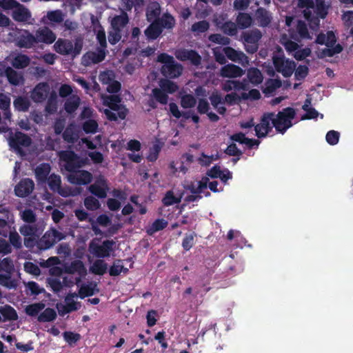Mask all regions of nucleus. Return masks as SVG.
I'll return each instance as SVG.
<instances>
[{
    "instance_id": "nucleus-1",
    "label": "nucleus",
    "mask_w": 353,
    "mask_h": 353,
    "mask_svg": "<svg viewBox=\"0 0 353 353\" xmlns=\"http://www.w3.org/2000/svg\"><path fill=\"white\" fill-rule=\"evenodd\" d=\"M296 116V111L293 108L288 107L274 113L273 126L277 132L285 134L288 129L293 125L292 120Z\"/></svg>"
},
{
    "instance_id": "nucleus-2",
    "label": "nucleus",
    "mask_w": 353,
    "mask_h": 353,
    "mask_svg": "<svg viewBox=\"0 0 353 353\" xmlns=\"http://www.w3.org/2000/svg\"><path fill=\"white\" fill-rule=\"evenodd\" d=\"M54 50L61 55H72L75 57L80 54L83 48V40L76 39L74 43L71 40L59 38L54 44Z\"/></svg>"
},
{
    "instance_id": "nucleus-3",
    "label": "nucleus",
    "mask_w": 353,
    "mask_h": 353,
    "mask_svg": "<svg viewBox=\"0 0 353 353\" xmlns=\"http://www.w3.org/2000/svg\"><path fill=\"white\" fill-rule=\"evenodd\" d=\"M143 3V0H122V6L125 11H121L119 15H116L112 18L111 21L112 29L123 31L129 23V17L126 11H131L134 6H141Z\"/></svg>"
},
{
    "instance_id": "nucleus-4",
    "label": "nucleus",
    "mask_w": 353,
    "mask_h": 353,
    "mask_svg": "<svg viewBox=\"0 0 353 353\" xmlns=\"http://www.w3.org/2000/svg\"><path fill=\"white\" fill-rule=\"evenodd\" d=\"M60 160L64 162V168L70 173L81 168L85 165V160L72 150H64L59 153Z\"/></svg>"
},
{
    "instance_id": "nucleus-5",
    "label": "nucleus",
    "mask_w": 353,
    "mask_h": 353,
    "mask_svg": "<svg viewBox=\"0 0 353 353\" xmlns=\"http://www.w3.org/2000/svg\"><path fill=\"white\" fill-rule=\"evenodd\" d=\"M88 191L97 199H105L110 191L108 179L101 174L96 176L94 183L88 187Z\"/></svg>"
},
{
    "instance_id": "nucleus-6",
    "label": "nucleus",
    "mask_w": 353,
    "mask_h": 353,
    "mask_svg": "<svg viewBox=\"0 0 353 353\" xmlns=\"http://www.w3.org/2000/svg\"><path fill=\"white\" fill-rule=\"evenodd\" d=\"M64 238L65 235L62 232L54 228H52L48 230L41 238L38 239V250H46Z\"/></svg>"
},
{
    "instance_id": "nucleus-7",
    "label": "nucleus",
    "mask_w": 353,
    "mask_h": 353,
    "mask_svg": "<svg viewBox=\"0 0 353 353\" xmlns=\"http://www.w3.org/2000/svg\"><path fill=\"white\" fill-rule=\"evenodd\" d=\"M115 245L116 242L113 240H105L101 245L91 241L89 244V250L97 258H107L110 256Z\"/></svg>"
},
{
    "instance_id": "nucleus-8",
    "label": "nucleus",
    "mask_w": 353,
    "mask_h": 353,
    "mask_svg": "<svg viewBox=\"0 0 353 353\" xmlns=\"http://www.w3.org/2000/svg\"><path fill=\"white\" fill-rule=\"evenodd\" d=\"M274 112H265L261 119L260 123L254 126L256 136L258 138L265 137L273 128Z\"/></svg>"
},
{
    "instance_id": "nucleus-9",
    "label": "nucleus",
    "mask_w": 353,
    "mask_h": 353,
    "mask_svg": "<svg viewBox=\"0 0 353 353\" xmlns=\"http://www.w3.org/2000/svg\"><path fill=\"white\" fill-rule=\"evenodd\" d=\"M273 64L276 70L281 73L284 77H290L294 72L296 64L294 61L285 59L283 56L273 57Z\"/></svg>"
},
{
    "instance_id": "nucleus-10",
    "label": "nucleus",
    "mask_w": 353,
    "mask_h": 353,
    "mask_svg": "<svg viewBox=\"0 0 353 353\" xmlns=\"http://www.w3.org/2000/svg\"><path fill=\"white\" fill-rule=\"evenodd\" d=\"M175 57L181 61H189L191 64L198 66L201 63V57L195 50L179 48L174 52Z\"/></svg>"
},
{
    "instance_id": "nucleus-11",
    "label": "nucleus",
    "mask_w": 353,
    "mask_h": 353,
    "mask_svg": "<svg viewBox=\"0 0 353 353\" xmlns=\"http://www.w3.org/2000/svg\"><path fill=\"white\" fill-rule=\"evenodd\" d=\"M8 143L11 148L20 152L21 146L29 147L31 145L32 139L28 135L20 131H17L14 134L10 132Z\"/></svg>"
},
{
    "instance_id": "nucleus-12",
    "label": "nucleus",
    "mask_w": 353,
    "mask_h": 353,
    "mask_svg": "<svg viewBox=\"0 0 353 353\" xmlns=\"http://www.w3.org/2000/svg\"><path fill=\"white\" fill-rule=\"evenodd\" d=\"M92 179V174L85 170L78 169L68 175V181L74 185H86L90 184Z\"/></svg>"
},
{
    "instance_id": "nucleus-13",
    "label": "nucleus",
    "mask_w": 353,
    "mask_h": 353,
    "mask_svg": "<svg viewBox=\"0 0 353 353\" xmlns=\"http://www.w3.org/2000/svg\"><path fill=\"white\" fill-rule=\"evenodd\" d=\"M36 43H43L46 45H50L55 43L57 35L47 26H43L37 29L35 32Z\"/></svg>"
},
{
    "instance_id": "nucleus-14",
    "label": "nucleus",
    "mask_w": 353,
    "mask_h": 353,
    "mask_svg": "<svg viewBox=\"0 0 353 353\" xmlns=\"http://www.w3.org/2000/svg\"><path fill=\"white\" fill-rule=\"evenodd\" d=\"M298 6L300 8H305L303 16L307 21L316 26L319 25V19L314 17V14L311 10V9L314 8V1L313 0H298Z\"/></svg>"
},
{
    "instance_id": "nucleus-15",
    "label": "nucleus",
    "mask_w": 353,
    "mask_h": 353,
    "mask_svg": "<svg viewBox=\"0 0 353 353\" xmlns=\"http://www.w3.org/2000/svg\"><path fill=\"white\" fill-rule=\"evenodd\" d=\"M34 188L33 181L29 178L21 179L14 188V193L19 197H26L30 194Z\"/></svg>"
},
{
    "instance_id": "nucleus-16",
    "label": "nucleus",
    "mask_w": 353,
    "mask_h": 353,
    "mask_svg": "<svg viewBox=\"0 0 353 353\" xmlns=\"http://www.w3.org/2000/svg\"><path fill=\"white\" fill-rule=\"evenodd\" d=\"M50 87L48 83H39L33 89L31 98L36 103L43 102L46 99Z\"/></svg>"
},
{
    "instance_id": "nucleus-17",
    "label": "nucleus",
    "mask_w": 353,
    "mask_h": 353,
    "mask_svg": "<svg viewBox=\"0 0 353 353\" xmlns=\"http://www.w3.org/2000/svg\"><path fill=\"white\" fill-rule=\"evenodd\" d=\"M35 34H32L28 30L23 32L17 38L16 44L21 48H31L36 44Z\"/></svg>"
},
{
    "instance_id": "nucleus-18",
    "label": "nucleus",
    "mask_w": 353,
    "mask_h": 353,
    "mask_svg": "<svg viewBox=\"0 0 353 353\" xmlns=\"http://www.w3.org/2000/svg\"><path fill=\"white\" fill-rule=\"evenodd\" d=\"M244 74V70L239 66L229 63L223 66L220 70V76L223 78L241 77Z\"/></svg>"
},
{
    "instance_id": "nucleus-19",
    "label": "nucleus",
    "mask_w": 353,
    "mask_h": 353,
    "mask_svg": "<svg viewBox=\"0 0 353 353\" xmlns=\"http://www.w3.org/2000/svg\"><path fill=\"white\" fill-rule=\"evenodd\" d=\"M183 71V67L181 64L176 63L175 61L174 63H170L169 65H163L161 69V74L170 79H174L179 77Z\"/></svg>"
},
{
    "instance_id": "nucleus-20",
    "label": "nucleus",
    "mask_w": 353,
    "mask_h": 353,
    "mask_svg": "<svg viewBox=\"0 0 353 353\" xmlns=\"http://www.w3.org/2000/svg\"><path fill=\"white\" fill-rule=\"evenodd\" d=\"M290 37L296 41H300L301 39H310L311 37L305 22L299 20L296 26V31L294 33L291 32Z\"/></svg>"
},
{
    "instance_id": "nucleus-21",
    "label": "nucleus",
    "mask_w": 353,
    "mask_h": 353,
    "mask_svg": "<svg viewBox=\"0 0 353 353\" xmlns=\"http://www.w3.org/2000/svg\"><path fill=\"white\" fill-rule=\"evenodd\" d=\"M50 170V165L47 163H43L37 166L34 170L37 181L39 183H46L49 177Z\"/></svg>"
},
{
    "instance_id": "nucleus-22",
    "label": "nucleus",
    "mask_w": 353,
    "mask_h": 353,
    "mask_svg": "<svg viewBox=\"0 0 353 353\" xmlns=\"http://www.w3.org/2000/svg\"><path fill=\"white\" fill-rule=\"evenodd\" d=\"M62 137L68 143L74 144L77 142L79 137L76 130V126L74 123H70L62 133Z\"/></svg>"
},
{
    "instance_id": "nucleus-23",
    "label": "nucleus",
    "mask_w": 353,
    "mask_h": 353,
    "mask_svg": "<svg viewBox=\"0 0 353 353\" xmlns=\"http://www.w3.org/2000/svg\"><path fill=\"white\" fill-rule=\"evenodd\" d=\"M12 18L18 22H26L31 17V14L28 8L19 3V6L14 8Z\"/></svg>"
},
{
    "instance_id": "nucleus-24",
    "label": "nucleus",
    "mask_w": 353,
    "mask_h": 353,
    "mask_svg": "<svg viewBox=\"0 0 353 353\" xmlns=\"http://www.w3.org/2000/svg\"><path fill=\"white\" fill-rule=\"evenodd\" d=\"M121 103V97L118 94L108 95L104 99V105L109 107L111 110H120L122 108H126Z\"/></svg>"
},
{
    "instance_id": "nucleus-25",
    "label": "nucleus",
    "mask_w": 353,
    "mask_h": 353,
    "mask_svg": "<svg viewBox=\"0 0 353 353\" xmlns=\"http://www.w3.org/2000/svg\"><path fill=\"white\" fill-rule=\"evenodd\" d=\"M256 19L259 26L265 28L270 25L272 18L269 11L263 8H259L256 11Z\"/></svg>"
},
{
    "instance_id": "nucleus-26",
    "label": "nucleus",
    "mask_w": 353,
    "mask_h": 353,
    "mask_svg": "<svg viewBox=\"0 0 353 353\" xmlns=\"http://www.w3.org/2000/svg\"><path fill=\"white\" fill-rule=\"evenodd\" d=\"M162 32L160 26L156 21L151 22L144 31L147 39L152 41L157 39Z\"/></svg>"
},
{
    "instance_id": "nucleus-27",
    "label": "nucleus",
    "mask_w": 353,
    "mask_h": 353,
    "mask_svg": "<svg viewBox=\"0 0 353 353\" xmlns=\"http://www.w3.org/2000/svg\"><path fill=\"white\" fill-rule=\"evenodd\" d=\"M66 272L69 274L77 273L79 276H85L87 273L83 263L81 260H74L65 268Z\"/></svg>"
},
{
    "instance_id": "nucleus-28",
    "label": "nucleus",
    "mask_w": 353,
    "mask_h": 353,
    "mask_svg": "<svg viewBox=\"0 0 353 353\" xmlns=\"http://www.w3.org/2000/svg\"><path fill=\"white\" fill-rule=\"evenodd\" d=\"M10 84L17 86L23 83L24 78L23 75L11 67H7V74H6Z\"/></svg>"
},
{
    "instance_id": "nucleus-29",
    "label": "nucleus",
    "mask_w": 353,
    "mask_h": 353,
    "mask_svg": "<svg viewBox=\"0 0 353 353\" xmlns=\"http://www.w3.org/2000/svg\"><path fill=\"white\" fill-rule=\"evenodd\" d=\"M161 14V6L157 3L150 4L146 9V19L149 22L159 19Z\"/></svg>"
},
{
    "instance_id": "nucleus-30",
    "label": "nucleus",
    "mask_w": 353,
    "mask_h": 353,
    "mask_svg": "<svg viewBox=\"0 0 353 353\" xmlns=\"http://www.w3.org/2000/svg\"><path fill=\"white\" fill-rule=\"evenodd\" d=\"M0 315L3 316V321H16L18 319L17 311L10 305L0 307Z\"/></svg>"
},
{
    "instance_id": "nucleus-31",
    "label": "nucleus",
    "mask_w": 353,
    "mask_h": 353,
    "mask_svg": "<svg viewBox=\"0 0 353 353\" xmlns=\"http://www.w3.org/2000/svg\"><path fill=\"white\" fill-rule=\"evenodd\" d=\"M156 21L159 23V25L161 27V29L162 31L163 29H172L176 23L175 19L173 16H172L170 13L166 12L164 13L162 16V17L159 18V19L156 20Z\"/></svg>"
},
{
    "instance_id": "nucleus-32",
    "label": "nucleus",
    "mask_w": 353,
    "mask_h": 353,
    "mask_svg": "<svg viewBox=\"0 0 353 353\" xmlns=\"http://www.w3.org/2000/svg\"><path fill=\"white\" fill-rule=\"evenodd\" d=\"M106 56L105 48L98 47L94 52H89L86 53V57L94 64L102 62Z\"/></svg>"
},
{
    "instance_id": "nucleus-33",
    "label": "nucleus",
    "mask_w": 353,
    "mask_h": 353,
    "mask_svg": "<svg viewBox=\"0 0 353 353\" xmlns=\"http://www.w3.org/2000/svg\"><path fill=\"white\" fill-rule=\"evenodd\" d=\"M30 63V57L23 54H19L12 60L11 64L16 69H23L29 65Z\"/></svg>"
},
{
    "instance_id": "nucleus-34",
    "label": "nucleus",
    "mask_w": 353,
    "mask_h": 353,
    "mask_svg": "<svg viewBox=\"0 0 353 353\" xmlns=\"http://www.w3.org/2000/svg\"><path fill=\"white\" fill-rule=\"evenodd\" d=\"M282 85L281 81L278 79H268L265 81L262 91L265 95L271 94Z\"/></svg>"
},
{
    "instance_id": "nucleus-35",
    "label": "nucleus",
    "mask_w": 353,
    "mask_h": 353,
    "mask_svg": "<svg viewBox=\"0 0 353 353\" xmlns=\"http://www.w3.org/2000/svg\"><path fill=\"white\" fill-rule=\"evenodd\" d=\"M247 77L249 81L255 85L261 83L263 79L261 72L256 68H250L248 69Z\"/></svg>"
},
{
    "instance_id": "nucleus-36",
    "label": "nucleus",
    "mask_w": 353,
    "mask_h": 353,
    "mask_svg": "<svg viewBox=\"0 0 353 353\" xmlns=\"http://www.w3.org/2000/svg\"><path fill=\"white\" fill-rule=\"evenodd\" d=\"M236 23L239 29H245L252 25V18L248 13L239 12L236 19Z\"/></svg>"
},
{
    "instance_id": "nucleus-37",
    "label": "nucleus",
    "mask_w": 353,
    "mask_h": 353,
    "mask_svg": "<svg viewBox=\"0 0 353 353\" xmlns=\"http://www.w3.org/2000/svg\"><path fill=\"white\" fill-rule=\"evenodd\" d=\"M108 270L107 263L102 259H97L90 267V270L96 275L102 276Z\"/></svg>"
},
{
    "instance_id": "nucleus-38",
    "label": "nucleus",
    "mask_w": 353,
    "mask_h": 353,
    "mask_svg": "<svg viewBox=\"0 0 353 353\" xmlns=\"http://www.w3.org/2000/svg\"><path fill=\"white\" fill-rule=\"evenodd\" d=\"M47 181L48 183V186L52 191L57 192L61 195L64 196V194L61 192V176L59 175L52 174L49 176Z\"/></svg>"
},
{
    "instance_id": "nucleus-39",
    "label": "nucleus",
    "mask_w": 353,
    "mask_h": 353,
    "mask_svg": "<svg viewBox=\"0 0 353 353\" xmlns=\"http://www.w3.org/2000/svg\"><path fill=\"white\" fill-rule=\"evenodd\" d=\"M14 108L19 112H27L30 106V100L25 97H17L13 101Z\"/></svg>"
},
{
    "instance_id": "nucleus-40",
    "label": "nucleus",
    "mask_w": 353,
    "mask_h": 353,
    "mask_svg": "<svg viewBox=\"0 0 353 353\" xmlns=\"http://www.w3.org/2000/svg\"><path fill=\"white\" fill-rule=\"evenodd\" d=\"M316 15L314 17L321 19L325 18L327 14V7L324 0H315L314 8H313Z\"/></svg>"
},
{
    "instance_id": "nucleus-41",
    "label": "nucleus",
    "mask_w": 353,
    "mask_h": 353,
    "mask_svg": "<svg viewBox=\"0 0 353 353\" xmlns=\"http://www.w3.org/2000/svg\"><path fill=\"white\" fill-rule=\"evenodd\" d=\"M261 37V32L256 28L245 32L243 35V39L246 43H258Z\"/></svg>"
},
{
    "instance_id": "nucleus-42",
    "label": "nucleus",
    "mask_w": 353,
    "mask_h": 353,
    "mask_svg": "<svg viewBox=\"0 0 353 353\" xmlns=\"http://www.w3.org/2000/svg\"><path fill=\"white\" fill-rule=\"evenodd\" d=\"M116 111L117 113L113 112L111 110L105 109L104 110V114L107 119L111 121H117L119 118L122 120L125 119L128 114L127 108H122V110Z\"/></svg>"
},
{
    "instance_id": "nucleus-43",
    "label": "nucleus",
    "mask_w": 353,
    "mask_h": 353,
    "mask_svg": "<svg viewBox=\"0 0 353 353\" xmlns=\"http://www.w3.org/2000/svg\"><path fill=\"white\" fill-rule=\"evenodd\" d=\"M56 311L50 307L46 308L37 317L39 322H51L57 318Z\"/></svg>"
},
{
    "instance_id": "nucleus-44",
    "label": "nucleus",
    "mask_w": 353,
    "mask_h": 353,
    "mask_svg": "<svg viewBox=\"0 0 353 353\" xmlns=\"http://www.w3.org/2000/svg\"><path fill=\"white\" fill-rule=\"evenodd\" d=\"M168 221L164 219H157L147 229L146 232L149 235H152L155 232L165 228L168 225Z\"/></svg>"
},
{
    "instance_id": "nucleus-45",
    "label": "nucleus",
    "mask_w": 353,
    "mask_h": 353,
    "mask_svg": "<svg viewBox=\"0 0 353 353\" xmlns=\"http://www.w3.org/2000/svg\"><path fill=\"white\" fill-rule=\"evenodd\" d=\"M92 23L93 25L95 23H98L100 29L98 30L97 34V39L100 45V48H107V41H106V36L105 32L102 28V26L99 23L98 20L95 19L94 17H92Z\"/></svg>"
},
{
    "instance_id": "nucleus-46",
    "label": "nucleus",
    "mask_w": 353,
    "mask_h": 353,
    "mask_svg": "<svg viewBox=\"0 0 353 353\" xmlns=\"http://www.w3.org/2000/svg\"><path fill=\"white\" fill-rule=\"evenodd\" d=\"M225 56L232 61H239L245 56L242 52L236 50L231 47H226L223 49Z\"/></svg>"
},
{
    "instance_id": "nucleus-47",
    "label": "nucleus",
    "mask_w": 353,
    "mask_h": 353,
    "mask_svg": "<svg viewBox=\"0 0 353 353\" xmlns=\"http://www.w3.org/2000/svg\"><path fill=\"white\" fill-rule=\"evenodd\" d=\"M45 304L39 302L30 304L26 307L25 312L30 316H36L39 313L43 310Z\"/></svg>"
},
{
    "instance_id": "nucleus-48",
    "label": "nucleus",
    "mask_w": 353,
    "mask_h": 353,
    "mask_svg": "<svg viewBox=\"0 0 353 353\" xmlns=\"http://www.w3.org/2000/svg\"><path fill=\"white\" fill-rule=\"evenodd\" d=\"M9 244L15 249L19 250L22 248V239L15 230L8 232Z\"/></svg>"
},
{
    "instance_id": "nucleus-49",
    "label": "nucleus",
    "mask_w": 353,
    "mask_h": 353,
    "mask_svg": "<svg viewBox=\"0 0 353 353\" xmlns=\"http://www.w3.org/2000/svg\"><path fill=\"white\" fill-rule=\"evenodd\" d=\"M84 205L87 210L94 211L101 208L99 201L94 196H88L84 199Z\"/></svg>"
},
{
    "instance_id": "nucleus-50",
    "label": "nucleus",
    "mask_w": 353,
    "mask_h": 353,
    "mask_svg": "<svg viewBox=\"0 0 353 353\" xmlns=\"http://www.w3.org/2000/svg\"><path fill=\"white\" fill-rule=\"evenodd\" d=\"M161 89H162L165 93L172 94L177 91L179 89L178 85L176 83L168 80L163 79L160 81Z\"/></svg>"
},
{
    "instance_id": "nucleus-51",
    "label": "nucleus",
    "mask_w": 353,
    "mask_h": 353,
    "mask_svg": "<svg viewBox=\"0 0 353 353\" xmlns=\"http://www.w3.org/2000/svg\"><path fill=\"white\" fill-rule=\"evenodd\" d=\"M77 296L78 294L76 292H73L69 293L65 297V305H67L68 307L73 312L77 311L81 307V303L79 302H76L74 301V299Z\"/></svg>"
},
{
    "instance_id": "nucleus-52",
    "label": "nucleus",
    "mask_w": 353,
    "mask_h": 353,
    "mask_svg": "<svg viewBox=\"0 0 353 353\" xmlns=\"http://www.w3.org/2000/svg\"><path fill=\"white\" fill-rule=\"evenodd\" d=\"M196 104V98L191 94H185L181 97V105L185 109L194 108Z\"/></svg>"
},
{
    "instance_id": "nucleus-53",
    "label": "nucleus",
    "mask_w": 353,
    "mask_h": 353,
    "mask_svg": "<svg viewBox=\"0 0 353 353\" xmlns=\"http://www.w3.org/2000/svg\"><path fill=\"white\" fill-rule=\"evenodd\" d=\"M80 103L79 97H74L68 99L64 104V109L68 114L74 113L78 108Z\"/></svg>"
},
{
    "instance_id": "nucleus-54",
    "label": "nucleus",
    "mask_w": 353,
    "mask_h": 353,
    "mask_svg": "<svg viewBox=\"0 0 353 353\" xmlns=\"http://www.w3.org/2000/svg\"><path fill=\"white\" fill-rule=\"evenodd\" d=\"M210 28V23L205 20L195 22L192 25L191 30L196 34L205 32Z\"/></svg>"
},
{
    "instance_id": "nucleus-55",
    "label": "nucleus",
    "mask_w": 353,
    "mask_h": 353,
    "mask_svg": "<svg viewBox=\"0 0 353 353\" xmlns=\"http://www.w3.org/2000/svg\"><path fill=\"white\" fill-rule=\"evenodd\" d=\"M152 94L157 101L159 102L163 105H165L168 101V94L160 88H154L152 90Z\"/></svg>"
},
{
    "instance_id": "nucleus-56",
    "label": "nucleus",
    "mask_w": 353,
    "mask_h": 353,
    "mask_svg": "<svg viewBox=\"0 0 353 353\" xmlns=\"http://www.w3.org/2000/svg\"><path fill=\"white\" fill-rule=\"evenodd\" d=\"M98 126L95 120L88 119L83 123L82 129L86 134H94L97 132Z\"/></svg>"
},
{
    "instance_id": "nucleus-57",
    "label": "nucleus",
    "mask_w": 353,
    "mask_h": 353,
    "mask_svg": "<svg viewBox=\"0 0 353 353\" xmlns=\"http://www.w3.org/2000/svg\"><path fill=\"white\" fill-rule=\"evenodd\" d=\"M122 270H123V261L118 259L110 267L109 274L112 276H117L122 272Z\"/></svg>"
},
{
    "instance_id": "nucleus-58",
    "label": "nucleus",
    "mask_w": 353,
    "mask_h": 353,
    "mask_svg": "<svg viewBox=\"0 0 353 353\" xmlns=\"http://www.w3.org/2000/svg\"><path fill=\"white\" fill-rule=\"evenodd\" d=\"M181 201V198H177L174 195L172 191H168L165 196L162 199V202L165 206H170L174 204L179 203Z\"/></svg>"
},
{
    "instance_id": "nucleus-59",
    "label": "nucleus",
    "mask_w": 353,
    "mask_h": 353,
    "mask_svg": "<svg viewBox=\"0 0 353 353\" xmlns=\"http://www.w3.org/2000/svg\"><path fill=\"white\" fill-rule=\"evenodd\" d=\"M194 232L186 234L182 241V247L184 250L189 251L194 244V237L196 236Z\"/></svg>"
},
{
    "instance_id": "nucleus-60",
    "label": "nucleus",
    "mask_w": 353,
    "mask_h": 353,
    "mask_svg": "<svg viewBox=\"0 0 353 353\" xmlns=\"http://www.w3.org/2000/svg\"><path fill=\"white\" fill-rule=\"evenodd\" d=\"M237 25L232 21H226L223 24V32L230 36H234L237 33Z\"/></svg>"
},
{
    "instance_id": "nucleus-61",
    "label": "nucleus",
    "mask_w": 353,
    "mask_h": 353,
    "mask_svg": "<svg viewBox=\"0 0 353 353\" xmlns=\"http://www.w3.org/2000/svg\"><path fill=\"white\" fill-rule=\"evenodd\" d=\"M19 232L24 237L37 236V228L35 225H23L20 227Z\"/></svg>"
},
{
    "instance_id": "nucleus-62",
    "label": "nucleus",
    "mask_w": 353,
    "mask_h": 353,
    "mask_svg": "<svg viewBox=\"0 0 353 353\" xmlns=\"http://www.w3.org/2000/svg\"><path fill=\"white\" fill-rule=\"evenodd\" d=\"M122 32L121 30L112 29L108 32V41L110 44L115 45L117 43L122 37Z\"/></svg>"
},
{
    "instance_id": "nucleus-63",
    "label": "nucleus",
    "mask_w": 353,
    "mask_h": 353,
    "mask_svg": "<svg viewBox=\"0 0 353 353\" xmlns=\"http://www.w3.org/2000/svg\"><path fill=\"white\" fill-rule=\"evenodd\" d=\"M161 149V148L159 144H154L149 150L147 159L150 162H154L159 157Z\"/></svg>"
},
{
    "instance_id": "nucleus-64",
    "label": "nucleus",
    "mask_w": 353,
    "mask_h": 353,
    "mask_svg": "<svg viewBox=\"0 0 353 353\" xmlns=\"http://www.w3.org/2000/svg\"><path fill=\"white\" fill-rule=\"evenodd\" d=\"M309 69L307 65H300L295 70V79L298 81L304 79L308 74Z\"/></svg>"
}]
</instances>
